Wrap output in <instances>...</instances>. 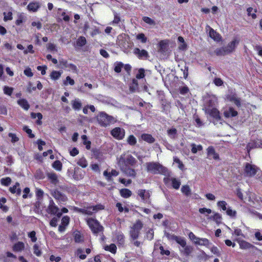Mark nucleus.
<instances>
[{"mask_svg":"<svg viewBox=\"0 0 262 262\" xmlns=\"http://www.w3.org/2000/svg\"><path fill=\"white\" fill-rule=\"evenodd\" d=\"M145 165L147 171L152 174H161L165 176L169 174L168 169L159 163L147 162Z\"/></svg>","mask_w":262,"mask_h":262,"instance_id":"f257e3e1","label":"nucleus"},{"mask_svg":"<svg viewBox=\"0 0 262 262\" xmlns=\"http://www.w3.org/2000/svg\"><path fill=\"white\" fill-rule=\"evenodd\" d=\"M96 119L98 124L102 127H107L117 121L114 117L104 112L100 113L97 115Z\"/></svg>","mask_w":262,"mask_h":262,"instance_id":"f03ea898","label":"nucleus"},{"mask_svg":"<svg viewBox=\"0 0 262 262\" xmlns=\"http://www.w3.org/2000/svg\"><path fill=\"white\" fill-rule=\"evenodd\" d=\"M137 163L136 159L131 155L123 154L120 156L118 164L119 165L133 166Z\"/></svg>","mask_w":262,"mask_h":262,"instance_id":"7ed1b4c3","label":"nucleus"},{"mask_svg":"<svg viewBox=\"0 0 262 262\" xmlns=\"http://www.w3.org/2000/svg\"><path fill=\"white\" fill-rule=\"evenodd\" d=\"M143 227V224L140 220H138L132 227L130 230V236L131 238L135 240L138 238L140 230Z\"/></svg>","mask_w":262,"mask_h":262,"instance_id":"20e7f679","label":"nucleus"},{"mask_svg":"<svg viewBox=\"0 0 262 262\" xmlns=\"http://www.w3.org/2000/svg\"><path fill=\"white\" fill-rule=\"evenodd\" d=\"M259 171V168L255 165L248 163H247L245 164L244 173L247 177H252Z\"/></svg>","mask_w":262,"mask_h":262,"instance_id":"39448f33","label":"nucleus"},{"mask_svg":"<svg viewBox=\"0 0 262 262\" xmlns=\"http://www.w3.org/2000/svg\"><path fill=\"white\" fill-rule=\"evenodd\" d=\"M86 222L89 227L94 233H97L102 230V226L99 224L97 220L89 218L86 220Z\"/></svg>","mask_w":262,"mask_h":262,"instance_id":"423d86ee","label":"nucleus"},{"mask_svg":"<svg viewBox=\"0 0 262 262\" xmlns=\"http://www.w3.org/2000/svg\"><path fill=\"white\" fill-rule=\"evenodd\" d=\"M48 213L52 215H56L58 218H60L62 215V212H60L58 207L55 205L52 200H50V203L47 209Z\"/></svg>","mask_w":262,"mask_h":262,"instance_id":"0eeeda50","label":"nucleus"},{"mask_svg":"<svg viewBox=\"0 0 262 262\" xmlns=\"http://www.w3.org/2000/svg\"><path fill=\"white\" fill-rule=\"evenodd\" d=\"M111 134L116 139L121 140L125 136V130L120 127H115L112 130Z\"/></svg>","mask_w":262,"mask_h":262,"instance_id":"6e6552de","label":"nucleus"},{"mask_svg":"<svg viewBox=\"0 0 262 262\" xmlns=\"http://www.w3.org/2000/svg\"><path fill=\"white\" fill-rule=\"evenodd\" d=\"M206 31H209V35L210 37L213 39L214 41L219 42L221 40V36L209 25L206 26Z\"/></svg>","mask_w":262,"mask_h":262,"instance_id":"1a4fd4ad","label":"nucleus"},{"mask_svg":"<svg viewBox=\"0 0 262 262\" xmlns=\"http://www.w3.org/2000/svg\"><path fill=\"white\" fill-rule=\"evenodd\" d=\"M133 53L140 59H146L149 57L148 53L145 50H140L135 48L133 50Z\"/></svg>","mask_w":262,"mask_h":262,"instance_id":"9d476101","label":"nucleus"},{"mask_svg":"<svg viewBox=\"0 0 262 262\" xmlns=\"http://www.w3.org/2000/svg\"><path fill=\"white\" fill-rule=\"evenodd\" d=\"M59 66L61 68H67L69 71L77 72L76 66L72 63H68L67 60L62 59L59 60Z\"/></svg>","mask_w":262,"mask_h":262,"instance_id":"9b49d317","label":"nucleus"},{"mask_svg":"<svg viewBox=\"0 0 262 262\" xmlns=\"http://www.w3.org/2000/svg\"><path fill=\"white\" fill-rule=\"evenodd\" d=\"M239 43V40L237 39H234L230 42L226 47H224L227 54L233 52Z\"/></svg>","mask_w":262,"mask_h":262,"instance_id":"f8f14e48","label":"nucleus"},{"mask_svg":"<svg viewBox=\"0 0 262 262\" xmlns=\"http://www.w3.org/2000/svg\"><path fill=\"white\" fill-rule=\"evenodd\" d=\"M120 167V169L124 173L126 176L129 177H135L136 175V172L135 170L128 167L126 165H119Z\"/></svg>","mask_w":262,"mask_h":262,"instance_id":"ddd939ff","label":"nucleus"},{"mask_svg":"<svg viewBox=\"0 0 262 262\" xmlns=\"http://www.w3.org/2000/svg\"><path fill=\"white\" fill-rule=\"evenodd\" d=\"M205 112L216 119H220L221 118L220 112L216 108L206 107L205 108Z\"/></svg>","mask_w":262,"mask_h":262,"instance_id":"4468645a","label":"nucleus"},{"mask_svg":"<svg viewBox=\"0 0 262 262\" xmlns=\"http://www.w3.org/2000/svg\"><path fill=\"white\" fill-rule=\"evenodd\" d=\"M137 193L138 195L141 197L142 200L144 202H147L150 196L149 191L145 189H139L138 190Z\"/></svg>","mask_w":262,"mask_h":262,"instance_id":"2eb2a0df","label":"nucleus"},{"mask_svg":"<svg viewBox=\"0 0 262 262\" xmlns=\"http://www.w3.org/2000/svg\"><path fill=\"white\" fill-rule=\"evenodd\" d=\"M52 195L59 202H64L67 200V197L59 191L54 190L52 192Z\"/></svg>","mask_w":262,"mask_h":262,"instance_id":"dca6fc26","label":"nucleus"},{"mask_svg":"<svg viewBox=\"0 0 262 262\" xmlns=\"http://www.w3.org/2000/svg\"><path fill=\"white\" fill-rule=\"evenodd\" d=\"M207 156L210 159L217 160L219 159V155L215 152L214 148L212 146H209L207 149Z\"/></svg>","mask_w":262,"mask_h":262,"instance_id":"f3484780","label":"nucleus"},{"mask_svg":"<svg viewBox=\"0 0 262 262\" xmlns=\"http://www.w3.org/2000/svg\"><path fill=\"white\" fill-rule=\"evenodd\" d=\"M40 7V4L39 2H34L29 4L27 8L29 11L32 12H36Z\"/></svg>","mask_w":262,"mask_h":262,"instance_id":"a211bd4d","label":"nucleus"},{"mask_svg":"<svg viewBox=\"0 0 262 262\" xmlns=\"http://www.w3.org/2000/svg\"><path fill=\"white\" fill-rule=\"evenodd\" d=\"M227 99L230 101L233 102L237 106L241 105V99L237 97L235 94L227 96Z\"/></svg>","mask_w":262,"mask_h":262,"instance_id":"6ab92c4d","label":"nucleus"},{"mask_svg":"<svg viewBox=\"0 0 262 262\" xmlns=\"http://www.w3.org/2000/svg\"><path fill=\"white\" fill-rule=\"evenodd\" d=\"M74 210L77 212H80L82 214H88V215H92L93 213L92 211H90L89 210V207H84L83 208H79L76 207H74Z\"/></svg>","mask_w":262,"mask_h":262,"instance_id":"aec40b11","label":"nucleus"},{"mask_svg":"<svg viewBox=\"0 0 262 262\" xmlns=\"http://www.w3.org/2000/svg\"><path fill=\"white\" fill-rule=\"evenodd\" d=\"M25 248V244L21 242H18L12 247V250L14 252H20Z\"/></svg>","mask_w":262,"mask_h":262,"instance_id":"412c9836","label":"nucleus"},{"mask_svg":"<svg viewBox=\"0 0 262 262\" xmlns=\"http://www.w3.org/2000/svg\"><path fill=\"white\" fill-rule=\"evenodd\" d=\"M224 115L225 117L230 118L236 116L237 115V112L233 108L230 107L228 110H226L224 112Z\"/></svg>","mask_w":262,"mask_h":262,"instance_id":"4be33fe9","label":"nucleus"},{"mask_svg":"<svg viewBox=\"0 0 262 262\" xmlns=\"http://www.w3.org/2000/svg\"><path fill=\"white\" fill-rule=\"evenodd\" d=\"M9 190L11 193H16L17 195H19L21 194V189L19 187V184L17 182L13 186L10 187Z\"/></svg>","mask_w":262,"mask_h":262,"instance_id":"5701e85b","label":"nucleus"},{"mask_svg":"<svg viewBox=\"0 0 262 262\" xmlns=\"http://www.w3.org/2000/svg\"><path fill=\"white\" fill-rule=\"evenodd\" d=\"M195 244L201 245L208 246L210 244L209 240L205 238H198L197 241H195Z\"/></svg>","mask_w":262,"mask_h":262,"instance_id":"b1692460","label":"nucleus"},{"mask_svg":"<svg viewBox=\"0 0 262 262\" xmlns=\"http://www.w3.org/2000/svg\"><path fill=\"white\" fill-rule=\"evenodd\" d=\"M238 243L240 248L242 249H249L253 247L251 244L244 240L239 241Z\"/></svg>","mask_w":262,"mask_h":262,"instance_id":"393cba45","label":"nucleus"},{"mask_svg":"<svg viewBox=\"0 0 262 262\" xmlns=\"http://www.w3.org/2000/svg\"><path fill=\"white\" fill-rule=\"evenodd\" d=\"M120 194L124 198H128L131 196L132 193L130 190L124 188L120 190Z\"/></svg>","mask_w":262,"mask_h":262,"instance_id":"a878e982","label":"nucleus"},{"mask_svg":"<svg viewBox=\"0 0 262 262\" xmlns=\"http://www.w3.org/2000/svg\"><path fill=\"white\" fill-rule=\"evenodd\" d=\"M17 103L25 110H28L30 107V105L26 99H19L17 101Z\"/></svg>","mask_w":262,"mask_h":262,"instance_id":"bb28decb","label":"nucleus"},{"mask_svg":"<svg viewBox=\"0 0 262 262\" xmlns=\"http://www.w3.org/2000/svg\"><path fill=\"white\" fill-rule=\"evenodd\" d=\"M141 138L144 141L149 143H152L155 141V139L149 134H143L141 135Z\"/></svg>","mask_w":262,"mask_h":262,"instance_id":"cd10ccee","label":"nucleus"},{"mask_svg":"<svg viewBox=\"0 0 262 262\" xmlns=\"http://www.w3.org/2000/svg\"><path fill=\"white\" fill-rule=\"evenodd\" d=\"M214 53L218 56H225L227 54L224 47L217 48L214 50Z\"/></svg>","mask_w":262,"mask_h":262,"instance_id":"c85d7f7f","label":"nucleus"},{"mask_svg":"<svg viewBox=\"0 0 262 262\" xmlns=\"http://www.w3.org/2000/svg\"><path fill=\"white\" fill-rule=\"evenodd\" d=\"M72 107L75 110H79L81 108L82 104L79 99H76L72 102Z\"/></svg>","mask_w":262,"mask_h":262,"instance_id":"c756f323","label":"nucleus"},{"mask_svg":"<svg viewBox=\"0 0 262 262\" xmlns=\"http://www.w3.org/2000/svg\"><path fill=\"white\" fill-rule=\"evenodd\" d=\"M61 74L62 72L60 71H53L50 74V77L53 80H57L60 77Z\"/></svg>","mask_w":262,"mask_h":262,"instance_id":"7c9ffc66","label":"nucleus"},{"mask_svg":"<svg viewBox=\"0 0 262 262\" xmlns=\"http://www.w3.org/2000/svg\"><path fill=\"white\" fill-rule=\"evenodd\" d=\"M48 177L52 183L56 184L57 183L58 179L56 173H49L48 174Z\"/></svg>","mask_w":262,"mask_h":262,"instance_id":"2f4dec72","label":"nucleus"},{"mask_svg":"<svg viewBox=\"0 0 262 262\" xmlns=\"http://www.w3.org/2000/svg\"><path fill=\"white\" fill-rule=\"evenodd\" d=\"M104 249L106 251L111 252L112 253H115L117 250V247L114 244H111L109 246H105Z\"/></svg>","mask_w":262,"mask_h":262,"instance_id":"473e14b6","label":"nucleus"},{"mask_svg":"<svg viewBox=\"0 0 262 262\" xmlns=\"http://www.w3.org/2000/svg\"><path fill=\"white\" fill-rule=\"evenodd\" d=\"M86 43V38L83 36L79 37L76 41V45L78 47H82Z\"/></svg>","mask_w":262,"mask_h":262,"instance_id":"72a5a7b5","label":"nucleus"},{"mask_svg":"<svg viewBox=\"0 0 262 262\" xmlns=\"http://www.w3.org/2000/svg\"><path fill=\"white\" fill-rule=\"evenodd\" d=\"M168 136L171 139H174L177 134V130L174 128H171L167 130Z\"/></svg>","mask_w":262,"mask_h":262,"instance_id":"f704fd0d","label":"nucleus"},{"mask_svg":"<svg viewBox=\"0 0 262 262\" xmlns=\"http://www.w3.org/2000/svg\"><path fill=\"white\" fill-rule=\"evenodd\" d=\"M171 183H172V186L173 188L176 189H178L180 187V186L181 185L180 181L174 178H172L170 179Z\"/></svg>","mask_w":262,"mask_h":262,"instance_id":"c9c22d12","label":"nucleus"},{"mask_svg":"<svg viewBox=\"0 0 262 262\" xmlns=\"http://www.w3.org/2000/svg\"><path fill=\"white\" fill-rule=\"evenodd\" d=\"M89 208L90 211H92L93 213H95L99 210H103L104 209V206L101 204H99L95 206H89Z\"/></svg>","mask_w":262,"mask_h":262,"instance_id":"e433bc0d","label":"nucleus"},{"mask_svg":"<svg viewBox=\"0 0 262 262\" xmlns=\"http://www.w3.org/2000/svg\"><path fill=\"white\" fill-rule=\"evenodd\" d=\"M77 164L83 168L86 167L88 165L86 160L84 157H82L79 159L77 162Z\"/></svg>","mask_w":262,"mask_h":262,"instance_id":"4c0bfd02","label":"nucleus"},{"mask_svg":"<svg viewBox=\"0 0 262 262\" xmlns=\"http://www.w3.org/2000/svg\"><path fill=\"white\" fill-rule=\"evenodd\" d=\"M210 219H211L212 220L215 221L217 224H219L221 222L222 220V216L219 213H214V215L210 217Z\"/></svg>","mask_w":262,"mask_h":262,"instance_id":"58836bf2","label":"nucleus"},{"mask_svg":"<svg viewBox=\"0 0 262 262\" xmlns=\"http://www.w3.org/2000/svg\"><path fill=\"white\" fill-rule=\"evenodd\" d=\"M217 103V98L215 96H212L210 97V100H209L208 102V107L211 108V107L215 105V104Z\"/></svg>","mask_w":262,"mask_h":262,"instance_id":"ea45409f","label":"nucleus"},{"mask_svg":"<svg viewBox=\"0 0 262 262\" xmlns=\"http://www.w3.org/2000/svg\"><path fill=\"white\" fill-rule=\"evenodd\" d=\"M127 142L130 145H135L137 143L136 138L134 135H130L127 139Z\"/></svg>","mask_w":262,"mask_h":262,"instance_id":"a19ab883","label":"nucleus"},{"mask_svg":"<svg viewBox=\"0 0 262 262\" xmlns=\"http://www.w3.org/2000/svg\"><path fill=\"white\" fill-rule=\"evenodd\" d=\"M175 241L180 244L182 247H185L186 245V242L184 238L175 236L174 237Z\"/></svg>","mask_w":262,"mask_h":262,"instance_id":"79ce46f5","label":"nucleus"},{"mask_svg":"<svg viewBox=\"0 0 262 262\" xmlns=\"http://www.w3.org/2000/svg\"><path fill=\"white\" fill-rule=\"evenodd\" d=\"M191 146L192 147L191 152L193 154H196L198 151H201L203 149V147L201 145H196L193 143Z\"/></svg>","mask_w":262,"mask_h":262,"instance_id":"37998d69","label":"nucleus"},{"mask_svg":"<svg viewBox=\"0 0 262 262\" xmlns=\"http://www.w3.org/2000/svg\"><path fill=\"white\" fill-rule=\"evenodd\" d=\"M247 11L248 13V15L249 16H251L253 19H255L256 18V10L255 9H253L251 7H249L247 9Z\"/></svg>","mask_w":262,"mask_h":262,"instance_id":"c03bdc74","label":"nucleus"},{"mask_svg":"<svg viewBox=\"0 0 262 262\" xmlns=\"http://www.w3.org/2000/svg\"><path fill=\"white\" fill-rule=\"evenodd\" d=\"M116 239L120 245H123L124 243V236L122 233H118L116 235Z\"/></svg>","mask_w":262,"mask_h":262,"instance_id":"a18cd8bd","label":"nucleus"},{"mask_svg":"<svg viewBox=\"0 0 262 262\" xmlns=\"http://www.w3.org/2000/svg\"><path fill=\"white\" fill-rule=\"evenodd\" d=\"M181 191L186 195H189L191 194V190L188 185L183 186L181 188Z\"/></svg>","mask_w":262,"mask_h":262,"instance_id":"49530a36","label":"nucleus"},{"mask_svg":"<svg viewBox=\"0 0 262 262\" xmlns=\"http://www.w3.org/2000/svg\"><path fill=\"white\" fill-rule=\"evenodd\" d=\"M183 250H182V252L184 253V254L187 255H189L192 251V248L191 246L186 245L185 247H183Z\"/></svg>","mask_w":262,"mask_h":262,"instance_id":"de8ad7c7","label":"nucleus"},{"mask_svg":"<svg viewBox=\"0 0 262 262\" xmlns=\"http://www.w3.org/2000/svg\"><path fill=\"white\" fill-rule=\"evenodd\" d=\"M83 250L82 249L79 248L76 250L75 254L76 255L78 256L80 259H84L86 258V255L83 254Z\"/></svg>","mask_w":262,"mask_h":262,"instance_id":"09e8293b","label":"nucleus"},{"mask_svg":"<svg viewBox=\"0 0 262 262\" xmlns=\"http://www.w3.org/2000/svg\"><path fill=\"white\" fill-rule=\"evenodd\" d=\"M145 77V70L141 68L138 70V73L136 74V77L137 79H140Z\"/></svg>","mask_w":262,"mask_h":262,"instance_id":"8fccbe9b","label":"nucleus"},{"mask_svg":"<svg viewBox=\"0 0 262 262\" xmlns=\"http://www.w3.org/2000/svg\"><path fill=\"white\" fill-rule=\"evenodd\" d=\"M199 211L202 214H204L206 216L212 212V210L210 209L206 208H200Z\"/></svg>","mask_w":262,"mask_h":262,"instance_id":"3c124183","label":"nucleus"},{"mask_svg":"<svg viewBox=\"0 0 262 262\" xmlns=\"http://www.w3.org/2000/svg\"><path fill=\"white\" fill-rule=\"evenodd\" d=\"M138 83L137 80L134 79L133 80V83L130 86V91L132 92H135L138 88Z\"/></svg>","mask_w":262,"mask_h":262,"instance_id":"603ef678","label":"nucleus"},{"mask_svg":"<svg viewBox=\"0 0 262 262\" xmlns=\"http://www.w3.org/2000/svg\"><path fill=\"white\" fill-rule=\"evenodd\" d=\"M226 213L228 215L232 217H235L236 215V211L232 210L231 208L229 207L226 210Z\"/></svg>","mask_w":262,"mask_h":262,"instance_id":"864d4df0","label":"nucleus"},{"mask_svg":"<svg viewBox=\"0 0 262 262\" xmlns=\"http://www.w3.org/2000/svg\"><path fill=\"white\" fill-rule=\"evenodd\" d=\"M116 207L118 208V211L120 212H122L124 211L125 212H128L129 209L127 208H123L122 204L120 203H117L116 205Z\"/></svg>","mask_w":262,"mask_h":262,"instance_id":"5fc2aeb1","label":"nucleus"},{"mask_svg":"<svg viewBox=\"0 0 262 262\" xmlns=\"http://www.w3.org/2000/svg\"><path fill=\"white\" fill-rule=\"evenodd\" d=\"M75 83L74 80L70 76H67L65 80L63 81V84L67 85L68 84L73 85Z\"/></svg>","mask_w":262,"mask_h":262,"instance_id":"6e6d98bb","label":"nucleus"},{"mask_svg":"<svg viewBox=\"0 0 262 262\" xmlns=\"http://www.w3.org/2000/svg\"><path fill=\"white\" fill-rule=\"evenodd\" d=\"M53 167L57 170H61L62 168V164L59 161H56L53 164Z\"/></svg>","mask_w":262,"mask_h":262,"instance_id":"4d7b16f0","label":"nucleus"},{"mask_svg":"<svg viewBox=\"0 0 262 262\" xmlns=\"http://www.w3.org/2000/svg\"><path fill=\"white\" fill-rule=\"evenodd\" d=\"M123 66V64L121 62H117L115 64L114 71L117 73H120L121 71V69Z\"/></svg>","mask_w":262,"mask_h":262,"instance_id":"13d9d810","label":"nucleus"},{"mask_svg":"<svg viewBox=\"0 0 262 262\" xmlns=\"http://www.w3.org/2000/svg\"><path fill=\"white\" fill-rule=\"evenodd\" d=\"M154 232L152 229H149L146 233V238L148 240H151L154 238Z\"/></svg>","mask_w":262,"mask_h":262,"instance_id":"bf43d9fd","label":"nucleus"},{"mask_svg":"<svg viewBox=\"0 0 262 262\" xmlns=\"http://www.w3.org/2000/svg\"><path fill=\"white\" fill-rule=\"evenodd\" d=\"M13 91V88H12L11 87L5 86L4 88V93L5 94L8 95L9 96H10L12 94Z\"/></svg>","mask_w":262,"mask_h":262,"instance_id":"052dcab7","label":"nucleus"},{"mask_svg":"<svg viewBox=\"0 0 262 262\" xmlns=\"http://www.w3.org/2000/svg\"><path fill=\"white\" fill-rule=\"evenodd\" d=\"M136 38L138 40H140L142 43H145L147 41V38L143 33L138 34L136 36Z\"/></svg>","mask_w":262,"mask_h":262,"instance_id":"680f3d73","label":"nucleus"},{"mask_svg":"<svg viewBox=\"0 0 262 262\" xmlns=\"http://www.w3.org/2000/svg\"><path fill=\"white\" fill-rule=\"evenodd\" d=\"M2 185L5 186H8L11 182V179L9 177L3 178L1 180Z\"/></svg>","mask_w":262,"mask_h":262,"instance_id":"e2e57ef3","label":"nucleus"},{"mask_svg":"<svg viewBox=\"0 0 262 262\" xmlns=\"http://www.w3.org/2000/svg\"><path fill=\"white\" fill-rule=\"evenodd\" d=\"M120 45L122 46L124 49H128L132 46V44L128 41V38L124 39V42L123 43H121L119 41Z\"/></svg>","mask_w":262,"mask_h":262,"instance_id":"0e129e2a","label":"nucleus"},{"mask_svg":"<svg viewBox=\"0 0 262 262\" xmlns=\"http://www.w3.org/2000/svg\"><path fill=\"white\" fill-rule=\"evenodd\" d=\"M47 49L51 52H57V49L55 45L52 43H49L47 45Z\"/></svg>","mask_w":262,"mask_h":262,"instance_id":"69168bd1","label":"nucleus"},{"mask_svg":"<svg viewBox=\"0 0 262 262\" xmlns=\"http://www.w3.org/2000/svg\"><path fill=\"white\" fill-rule=\"evenodd\" d=\"M8 136L11 139V141L12 143H15L19 140L18 138L14 134L10 133L8 134Z\"/></svg>","mask_w":262,"mask_h":262,"instance_id":"338daca9","label":"nucleus"},{"mask_svg":"<svg viewBox=\"0 0 262 262\" xmlns=\"http://www.w3.org/2000/svg\"><path fill=\"white\" fill-rule=\"evenodd\" d=\"M217 205L218 207L221 208L222 210L224 211L226 210L227 209L226 208L227 203L224 201L218 202Z\"/></svg>","mask_w":262,"mask_h":262,"instance_id":"774afa93","label":"nucleus"}]
</instances>
